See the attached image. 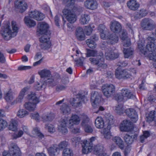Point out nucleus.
<instances>
[{"label":"nucleus","instance_id":"nucleus-57","mask_svg":"<svg viewBox=\"0 0 156 156\" xmlns=\"http://www.w3.org/2000/svg\"><path fill=\"white\" fill-rule=\"evenodd\" d=\"M69 144L68 142L66 140L61 142L58 145V147L59 149H65Z\"/></svg>","mask_w":156,"mask_h":156},{"label":"nucleus","instance_id":"nucleus-51","mask_svg":"<svg viewBox=\"0 0 156 156\" xmlns=\"http://www.w3.org/2000/svg\"><path fill=\"white\" fill-rule=\"evenodd\" d=\"M43 35L39 39L40 42H47L50 41L49 40V33L43 34Z\"/></svg>","mask_w":156,"mask_h":156},{"label":"nucleus","instance_id":"nucleus-42","mask_svg":"<svg viewBox=\"0 0 156 156\" xmlns=\"http://www.w3.org/2000/svg\"><path fill=\"white\" fill-rule=\"evenodd\" d=\"M24 21L27 25L29 27H34L36 24L35 22L28 17H25Z\"/></svg>","mask_w":156,"mask_h":156},{"label":"nucleus","instance_id":"nucleus-35","mask_svg":"<svg viewBox=\"0 0 156 156\" xmlns=\"http://www.w3.org/2000/svg\"><path fill=\"white\" fill-rule=\"evenodd\" d=\"M89 60L91 63L94 65H98L100 61L104 60L102 54L101 55H98L96 58H90Z\"/></svg>","mask_w":156,"mask_h":156},{"label":"nucleus","instance_id":"nucleus-2","mask_svg":"<svg viewBox=\"0 0 156 156\" xmlns=\"http://www.w3.org/2000/svg\"><path fill=\"white\" fill-rule=\"evenodd\" d=\"M102 50H105V56L107 60L113 59L118 57L119 54L112 51H109V47L105 42H103L101 46Z\"/></svg>","mask_w":156,"mask_h":156},{"label":"nucleus","instance_id":"nucleus-9","mask_svg":"<svg viewBox=\"0 0 156 156\" xmlns=\"http://www.w3.org/2000/svg\"><path fill=\"white\" fill-rule=\"evenodd\" d=\"M133 124L129 120H124L120 126V129L122 131L128 132L133 129Z\"/></svg>","mask_w":156,"mask_h":156},{"label":"nucleus","instance_id":"nucleus-62","mask_svg":"<svg viewBox=\"0 0 156 156\" xmlns=\"http://www.w3.org/2000/svg\"><path fill=\"white\" fill-rule=\"evenodd\" d=\"M141 18H142L138 11L135 12L133 15L131 16V19L133 20H137Z\"/></svg>","mask_w":156,"mask_h":156},{"label":"nucleus","instance_id":"nucleus-64","mask_svg":"<svg viewBox=\"0 0 156 156\" xmlns=\"http://www.w3.org/2000/svg\"><path fill=\"white\" fill-rule=\"evenodd\" d=\"M128 65L127 62L126 61L122 60L119 61L117 63L118 66L121 67H125Z\"/></svg>","mask_w":156,"mask_h":156},{"label":"nucleus","instance_id":"nucleus-25","mask_svg":"<svg viewBox=\"0 0 156 156\" xmlns=\"http://www.w3.org/2000/svg\"><path fill=\"white\" fill-rule=\"evenodd\" d=\"M75 35L77 39L80 41H83L85 39V35L83 29L80 27H78L76 29Z\"/></svg>","mask_w":156,"mask_h":156},{"label":"nucleus","instance_id":"nucleus-13","mask_svg":"<svg viewBox=\"0 0 156 156\" xmlns=\"http://www.w3.org/2000/svg\"><path fill=\"white\" fill-rule=\"evenodd\" d=\"M125 113L131 119L132 121L136 122L138 120V116L137 112L133 109H127L125 111Z\"/></svg>","mask_w":156,"mask_h":156},{"label":"nucleus","instance_id":"nucleus-47","mask_svg":"<svg viewBox=\"0 0 156 156\" xmlns=\"http://www.w3.org/2000/svg\"><path fill=\"white\" fill-rule=\"evenodd\" d=\"M32 133L37 135L39 138L42 139L44 137V135L40 132L38 128L36 127L34 128L32 131Z\"/></svg>","mask_w":156,"mask_h":156},{"label":"nucleus","instance_id":"nucleus-61","mask_svg":"<svg viewBox=\"0 0 156 156\" xmlns=\"http://www.w3.org/2000/svg\"><path fill=\"white\" fill-rule=\"evenodd\" d=\"M96 137H92L88 139L87 140L84 141L85 142H86L87 144L90 146V147H91L92 148L93 147V142L95 140Z\"/></svg>","mask_w":156,"mask_h":156},{"label":"nucleus","instance_id":"nucleus-21","mask_svg":"<svg viewBox=\"0 0 156 156\" xmlns=\"http://www.w3.org/2000/svg\"><path fill=\"white\" fill-rule=\"evenodd\" d=\"M120 37L122 40V42L123 46L127 47L130 45V39L128 37L126 31L123 30L122 31Z\"/></svg>","mask_w":156,"mask_h":156},{"label":"nucleus","instance_id":"nucleus-23","mask_svg":"<svg viewBox=\"0 0 156 156\" xmlns=\"http://www.w3.org/2000/svg\"><path fill=\"white\" fill-rule=\"evenodd\" d=\"M68 122L67 118L62 119L61 124L58 126V130L62 134H65L67 132L66 124Z\"/></svg>","mask_w":156,"mask_h":156},{"label":"nucleus","instance_id":"nucleus-5","mask_svg":"<svg viewBox=\"0 0 156 156\" xmlns=\"http://www.w3.org/2000/svg\"><path fill=\"white\" fill-rule=\"evenodd\" d=\"M141 23L143 28L147 30H151L155 27L154 22L151 19L148 18L143 19Z\"/></svg>","mask_w":156,"mask_h":156},{"label":"nucleus","instance_id":"nucleus-6","mask_svg":"<svg viewBox=\"0 0 156 156\" xmlns=\"http://www.w3.org/2000/svg\"><path fill=\"white\" fill-rule=\"evenodd\" d=\"M62 13L67 20L71 23H73L76 20V16L73 11L67 9H64Z\"/></svg>","mask_w":156,"mask_h":156},{"label":"nucleus","instance_id":"nucleus-56","mask_svg":"<svg viewBox=\"0 0 156 156\" xmlns=\"http://www.w3.org/2000/svg\"><path fill=\"white\" fill-rule=\"evenodd\" d=\"M87 57L90 56H95L97 55V51L94 50L87 49V53L86 54Z\"/></svg>","mask_w":156,"mask_h":156},{"label":"nucleus","instance_id":"nucleus-39","mask_svg":"<svg viewBox=\"0 0 156 156\" xmlns=\"http://www.w3.org/2000/svg\"><path fill=\"white\" fill-rule=\"evenodd\" d=\"M95 124L96 127L99 129L102 128L104 126V122L102 118L99 117L96 119Z\"/></svg>","mask_w":156,"mask_h":156},{"label":"nucleus","instance_id":"nucleus-11","mask_svg":"<svg viewBox=\"0 0 156 156\" xmlns=\"http://www.w3.org/2000/svg\"><path fill=\"white\" fill-rule=\"evenodd\" d=\"M155 39L153 37H148L146 40L147 44L146 46V49L149 51H154L156 49V46L154 43Z\"/></svg>","mask_w":156,"mask_h":156},{"label":"nucleus","instance_id":"nucleus-30","mask_svg":"<svg viewBox=\"0 0 156 156\" xmlns=\"http://www.w3.org/2000/svg\"><path fill=\"white\" fill-rule=\"evenodd\" d=\"M105 151L104 146L102 145L98 144L94 147V153L97 155L100 156L103 154Z\"/></svg>","mask_w":156,"mask_h":156},{"label":"nucleus","instance_id":"nucleus-33","mask_svg":"<svg viewBox=\"0 0 156 156\" xmlns=\"http://www.w3.org/2000/svg\"><path fill=\"white\" fill-rule=\"evenodd\" d=\"M44 84H45V87L47 86L48 87H52L56 85V82L54 80L53 76L44 81Z\"/></svg>","mask_w":156,"mask_h":156},{"label":"nucleus","instance_id":"nucleus-26","mask_svg":"<svg viewBox=\"0 0 156 156\" xmlns=\"http://www.w3.org/2000/svg\"><path fill=\"white\" fill-rule=\"evenodd\" d=\"M41 78L44 80L47 79L52 77V75L50 70L47 69H43L38 72Z\"/></svg>","mask_w":156,"mask_h":156},{"label":"nucleus","instance_id":"nucleus-38","mask_svg":"<svg viewBox=\"0 0 156 156\" xmlns=\"http://www.w3.org/2000/svg\"><path fill=\"white\" fill-rule=\"evenodd\" d=\"M82 151L83 154H87L89 152L91 151L92 147H90L88 144H87L86 142L84 141L82 144Z\"/></svg>","mask_w":156,"mask_h":156},{"label":"nucleus","instance_id":"nucleus-16","mask_svg":"<svg viewBox=\"0 0 156 156\" xmlns=\"http://www.w3.org/2000/svg\"><path fill=\"white\" fill-rule=\"evenodd\" d=\"M101 94L100 93L97 91H92L91 96V101L94 104L99 103L101 101Z\"/></svg>","mask_w":156,"mask_h":156},{"label":"nucleus","instance_id":"nucleus-20","mask_svg":"<svg viewBox=\"0 0 156 156\" xmlns=\"http://www.w3.org/2000/svg\"><path fill=\"white\" fill-rule=\"evenodd\" d=\"M28 89L27 87H25L20 92L18 97L11 103L12 105L16 104L17 103H21L24 97L25 94Z\"/></svg>","mask_w":156,"mask_h":156},{"label":"nucleus","instance_id":"nucleus-40","mask_svg":"<svg viewBox=\"0 0 156 156\" xmlns=\"http://www.w3.org/2000/svg\"><path fill=\"white\" fill-rule=\"evenodd\" d=\"M90 20L89 15L86 14H83L81 15L80 22L81 24H87Z\"/></svg>","mask_w":156,"mask_h":156},{"label":"nucleus","instance_id":"nucleus-63","mask_svg":"<svg viewBox=\"0 0 156 156\" xmlns=\"http://www.w3.org/2000/svg\"><path fill=\"white\" fill-rule=\"evenodd\" d=\"M138 12L142 18L145 16L148 13V11L144 9H141Z\"/></svg>","mask_w":156,"mask_h":156},{"label":"nucleus","instance_id":"nucleus-49","mask_svg":"<svg viewBox=\"0 0 156 156\" xmlns=\"http://www.w3.org/2000/svg\"><path fill=\"white\" fill-rule=\"evenodd\" d=\"M115 112L120 115L123 114L124 112L123 107L122 105H119L115 107Z\"/></svg>","mask_w":156,"mask_h":156},{"label":"nucleus","instance_id":"nucleus-60","mask_svg":"<svg viewBox=\"0 0 156 156\" xmlns=\"http://www.w3.org/2000/svg\"><path fill=\"white\" fill-rule=\"evenodd\" d=\"M45 84H44V81H40V83H38L37 85V88L38 90L44 89L45 87Z\"/></svg>","mask_w":156,"mask_h":156},{"label":"nucleus","instance_id":"nucleus-28","mask_svg":"<svg viewBox=\"0 0 156 156\" xmlns=\"http://www.w3.org/2000/svg\"><path fill=\"white\" fill-rule=\"evenodd\" d=\"M112 140L121 149L124 147V143L122 139L119 136H115L112 137Z\"/></svg>","mask_w":156,"mask_h":156},{"label":"nucleus","instance_id":"nucleus-32","mask_svg":"<svg viewBox=\"0 0 156 156\" xmlns=\"http://www.w3.org/2000/svg\"><path fill=\"white\" fill-rule=\"evenodd\" d=\"M129 8L131 10H135L139 7V4L134 0H130L127 3Z\"/></svg>","mask_w":156,"mask_h":156},{"label":"nucleus","instance_id":"nucleus-24","mask_svg":"<svg viewBox=\"0 0 156 156\" xmlns=\"http://www.w3.org/2000/svg\"><path fill=\"white\" fill-rule=\"evenodd\" d=\"M137 136V133L131 135L126 134L124 137V139L127 144H131L134 141L136 140Z\"/></svg>","mask_w":156,"mask_h":156},{"label":"nucleus","instance_id":"nucleus-14","mask_svg":"<svg viewBox=\"0 0 156 156\" xmlns=\"http://www.w3.org/2000/svg\"><path fill=\"white\" fill-rule=\"evenodd\" d=\"M110 28L113 32L119 33L122 30V26L119 23L114 20L111 22Z\"/></svg>","mask_w":156,"mask_h":156},{"label":"nucleus","instance_id":"nucleus-27","mask_svg":"<svg viewBox=\"0 0 156 156\" xmlns=\"http://www.w3.org/2000/svg\"><path fill=\"white\" fill-rule=\"evenodd\" d=\"M146 121L149 122L154 121V124L156 126V113L154 111H151L148 114H146Z\"/></svg>","mask_w":156,"mask_h":156},{"label":"nucleus","instance_id":"nucleus-12","mask_svg":"<svg viewBox=\"0 0 156 156\" xmlns=\"http://www.w3.org/2000/svg\"><path fill=\"white\" fill-rule=\"evenodd\" d=\"M10 153L12 156H20L21 153L20 148L17 145L12 143L9 146Z\"/></svg>","mask_w":156,"mask_h":156},{"label":"nucleus","instance_id":"nucleus-58","mask_svg":"<svg viewBox=\"0 0 156 156\" xmlns=\"http://www.w3.org/2000/svg\"><path fill=\"white\" fill-rule=\"evenodd\" d=\"M7 126V123L5 120L0 119V130H3Z\"/></svg>","mask_w":156,"mask_h":156},{"label":"nucleus","instance_id":"nucleus-1","mask_svg":"<svg viewBox=\"0 0 156 156\" xmlns=\"http://www.w3.org/2000/svg\"><path fill=\"white\" fill-rule=\"evenodd\" d=\"M12 32L11 30L10 27L7 25L5 26V27L2 29L1 31V33L3 37L6 40H9L12 37H15L18 32V28L15 21L12 22Z\"/></svg>","mask_w":156,"mask_h":156},{"label":"nucleus","instance_id":"nucleus-18","mask_svg":"<svg viewBox=\"0 0 156 156\" xmlns=\"http://www.w3.org/2000/svg\"><path fill=\"white\" fill-rule=\"evenodd\" d=\"M15 7L19 9V12L21 13L24 12L27 7V4L21 0H18L15 3Z\"/></svg>","mask_w":156,"mask_h":156},{"label":"nucleus","instance_id":"nucleus-31","mask_svg":"<svg viewBox=\"0 0 156 156\" xmlns=\"http://www.w3.org/2000/svg\"><path fill=\"white\" fill-rule=\"evenodd\" d=\"M27 98L30 101V102L34 104H37L39 102V98L37 97L35 93L32 92L29 94L27 96Z\"/></svg>","mask_w":156,"mask_h":156},{"label":"nucleus","instance_id":"nucleus-8","mask_svg":"<svg viewBox=\"0 0 156 156\" xmlns=\"http://www.w3.org/2000/svg\"><path fill=\"white\" fill-rule=\"evenodd\" d=\"M48 28L49 26L47 23L44 22H40L37 25V34L40 36L43 34L48 33Z\"/></svg>","mask_w":156,"mask_h":156},{"label":"nucleus","instance_id":"nucleus-44","mask_svg":"<svg viewBox=\"0 0 156 156\" xmlns=\"http://www.w3.org/2000/svg\"><path fill=\"white\" fill-rule=\"evenodd\" d=\"M58 149L57 146L53 145L48 148V150L49 154L51 156H54L56 154Z\"/></svg>","mask_w":156,"mask_h":156},{"label":"nucleus","instance_id":"nucleus-37","mask_svg":"<svg viewBox=\"0 0 156 156\" xmlns=\"http://www.w3.org/2000/svg\"><path fill=\"white\" fill-rule=\"evenodd\" d=\"M61 112L64 114H68L71 112L70 107L68 105L64 104L62 105L60 108Z\"/></svg>","mask_w":156,"mask_h":156},{"label":"nucleus","instance_id":"nucleus-19","mask_svg":"<svg viewBox=\"0 0 156 156\" xmlns=\"http://www.w3.org/2000/svg\"><path fill=\"white\" fill-rule=\"evenodd\" d=\"M119 38L118 35L112 33L108 36L107 39V43L110 45H114L117 43L119 41Z\"/></svg>","mask_w":156,"mask_h":156},{"label":"nucleus","instance_id":"nucleus-43","mask_svg":"<svg viewBox=\"0 0 156 156\" xmlns=\"http://www.w3.org/2000/svg\"><path fill=\"white\" fill-rule=\"evenodd\" d=\"M123 53L124 54V57L125 58H128L133 54V49L131 48L127 49H124Z\"/></svg>","mask_w":156,"mask_h":156},{"label":"nucleus","instance_id":"nucleus-54","mask_svg":"<svg viewBox=\"0 0 156 156\" xmlns=\"http://www.w3.org/2000/svg\"><path fill=\"white\" fill-rule=\"evenodd\" d=\"M104 60L100 61L98 66L97 69L101 71L102 69H105L107 68V65L104 62Z\"/></svg>","mask_w":156,"mask_h":156},{"label":"nucleus","instance_id":"nucleus-15","mask_svg":"<svg viewBox=\"0 0 156 156\" xmlns=\"http://www.w3.org/2000/svg\"><path fill=\"white\" fill-rule=\"evenodd\" d=\"M84 5L87 9L94 10L97 8L98 4L95 0H87L84 2Z\"/></svg>","mask_w":156,"mask_h":156},{"label":"nucleus","instance_id":"nucleus-46","mask_svg":"<svg viewBox=\"0 0 156 156\" xmlns=\"http://www.w3.org/2000/svg\"><path fill=\"white\" fill-rule=\"evenodd\" d=\"M28 114V112L25 109H19L17 113V116L20 118H23Z\"/></svg>","mask_w":156,"mask_h":156},{"label":"nucleus","instance_id":"nucleus-36","mask_svg":"<svg viewBox=\"0 0 156 156\" xmlns=\"http://www.w3.org/2000/svg\"><path fill=\"white\" fill-rule=\"evenodd\" d=\"M121 94L123 95L124 98L128 99L131 98L133 96L130 90L125 88H123L121 90Z\"/></svg>","mask_w":156,"mask_h":156},{"label":"nucleus","instance_id":"nucleus-41","mask_svg":"<svg viewBox=\"0 0 156 156\" xmlns=\"http://www.w3.org/2000/svg\"><path fill=\"white\" fill-rule=\"evenodd\" d=\"M36 104L31 102L26 103L24 105V107L30 111H34L36 107Z\"/></svg>","mask_w":156,"mask_h":156},{"label":"nucleus","instance_id":"nucleus-52","mask_svg":"<svg viewBox=\"0 0 156 156\" xmlns=\"http://www.w3.org/2000/svg\"><path fill=\"white\" fill-rule=\"evenodd\" d=\"M62 155L63 156H73V153L71 149L66 148L64 149Z\"/></svg>","mask_w":156,"mask_h":156},{"label":"nucleus","instance_id":"nucleus-3","mask_svg":"<svg viewBox=\"0 0 156 156\" xmlns=\"http://www.w3.org/2000/svg\"><path fill=\"white\" fill-rule=\"evenodd\" d=\"M101 89L104 95L107 98L112 96L115 92V87L112 84H105L102 87Z\"/></svg>","mask_w":156,"mask_h":156},{"label":"nucleus","instance_id":"nucleus-50","mask_svg":"<svg viewBox=\"0 0 156 156\" xmlns=\"http://www.w3.org/2000/svg\"><path fill=\"white\" fill-rule=\"evenodd\" d=\"M13 96L12 92L9 91L5 95L4 98L6 101L9 102H11L13 99Z\"/></svg>","mask_w":156,"mask_h":156},{"label":"nucleus","instance_id":"nucleus-4","mask_svg":"<svg viewBox=\"0 0 156 156\" xmlns=\"http://www.w3.org/2000/svg\"><path fill=\"white\" fill-rule=\"evenodd\" d=\"M81 124L86 132L92 133L93 132V129L91 126V122L90 121L89 118L87 115L83 116Z\"/></svg>","mask_w":156,"mask_h":156},{"label":"nucleus","instance_id":"nucleus-34","mask_svg":"<svg viewBox=\"0 0 156 156\" xmlns=\"http://www.w3.org/2000/svg\"><path fill=\"white\" fill-rule=\"evenodd\" d=\"M146 42V40L143 39L140 40L138 42V46L140 51L142 53L145 55L146 51L144 49L145 45V42Z\"/></svg>","mask_w":156,"mask_h":156},{"label":"nucleus","instance_id":"nucleus-10","mask_svg":"<svg viewBox=\"0 0 156 156\" xmlns=\"http://www.w3.org/2000/svg\"><path fill=\"white\" fill-rule=\"evenodd\" d=\"M84 97V95L78 93L76 95V97L71 98L70 100V104L73 106L75 107L80 106L82 105V100Z\"/></svg>","mask_w":156,"mask_h":156},{"label":"nucleus","instance_id":"nucleus-48","mask_svg":"<svg viewBox=\"0 0 156 156\" xmlns=\"http://www.w3.org/2000/svg\"><path fill=\"white\" fill-rule=\"evenodd\" d=\"M40 46L42 49L44 50L48 49L50 48L51 46V42H40Z\"/></svg>","mask_w":156,"mask_h":156},{"label":"nucleus","instance_id":"nucleus-22","mask_svg":"<svg viewBox=\"0 0 156 156\" xmlns=\"http://www.w3.org/2000/svg\"><path fill=\"white\" fill-rule=\"evenodd\" d=\"M98 37L97 36L96 34H94L90 37V39L86 40L87 44L90 48H94L96 46V44L95 41L98 40Z\"/></svg>","mask_w":156,"mask_h":156},{"label":"nucleus","instance_id":"nucleus-29","mask_svg":"<svg viewBox=\"0 0 156 156\" xmlns=\"http://www.w3.org/2000/svg\"><path fill=\"white\" fill-rule=\"evenodd\" d=\"M80 121V119L78 116L76 115H73L71 118L69 120V126L71 128L74 124H78Z\"/></svg>","mask_w":156,"mask_h":156},{"label":"nucleus","instance_id":"nucleus-7","mask_svg":"<svg viewBox=\"0 0 156 156\" xmlns=\"http://www.w3.org/2000/svg\"><path fill=\"white\" fill-rule=\"evenodd\" d=\"M115 76L118 79L126 80L130 78L131 76L126 70L117 68L115 72Z\"/></svg>","mask_w":156,"mask_h":156},{"label":"nucleus","instance_id":"nucleus-45","mask_svg":"<svg viewBox=\"0 0 156 156\" xmlns=\"http://www.w3.org/2000/svg\"><path fill=\"white\" fill-rule=\"evenodd\" d=\"M108 127L109 126H107V128L104 129L101 133L104 136V138L107 139L110 138L111 137V133L109 129H108Z\"/></svg>","mask_w":156,"mask_h":156},{"label":"nucleus","instance_id":"nucleus-53","mask_svg":"<svg viewBox=\"0 0 156 156\" xmlns=\"http://www.w3.org/2000/svg\"><path fill=\"white\" fill-rule=\"evenodd\" d=\"M54 115L53 114H49L43 116L42 119L44 122L51 121L54 118Z\"/></svg>","mask_w":156,"mask_h":156},{"label":"nucleus","instance_id":"nucleus-17","mask_svg":"<svg viewBox=\"0 0 156 156\" xmlns=\"http://www.w3.org/2000/svg\"><path fill=\"white\" fill-rule=\"evenodd\" d=\"M29 16L30 18H34L37 21L42 20L44 18V15L42 13L37 10L31 11Z\"/></svg>","mask_w":156,"mask_h":156},{"label":"nucleus","instance_id":"nucleus-59","mask_svg":"<svg viewBox=\"0 0 156 156\" xmlns=\"http://www.w3.org/2000/svg\"><path fill=\"white\" fill-rule=\"evenodd\" d=\"M45 128L48 129V132L51 133H53L55 131L54 126L51 124L49 125L46 124Z\"/></svg>","mask_w":156,"mask_h":156},{"label":"nucleus","instance_id":"nucleus-55","mask_svg":"<svg viewBox=\"0 0 156 156\" xmlns=\"http://www.w3.org/2000/svg\"><path fill=\"white\" fill-rule=\"evenodd\" d=\"M17 122L14 120L9 125V130L12 131H15L17 129Z\"/></svg>","mask_w":156,"mask_h":156}]
</instances>
